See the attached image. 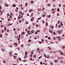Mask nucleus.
<instances>
[{
    "instance_id": "2eb2a0df",
    "label": "nucleus",
    "mask_w": 65,
    "mask_h": 65,
    "mask_svg": "<svg viewBox=\"0 0 65 65\" xmlns=\"http://www.w3.org/2000/svg\"><path fill=\"white\" fill-rule=\"evenodd\" d=\"M6 27H5L4 28V31H6Z\"/></svg>"
},
{
    "instance_id": "f257e3e1",
    "label": "nucleus",
    "mask_w": 65,
    "mask_h": 65,
    "mask_svg": "<svg viewBox=\"0 0 65 65\" xmlns=\"http://www.w3.org/2000/svg\"><path fill=\"white\" fill-rule=\"evenodd\" d=\"M34 33V30H33L30 31V34L32 35V34H33Z\"/></svg>"
},
{
    "instance_id": "4d7b16f0",
    "label": "nucleus",
    "mask_w": 65,
    "mask_h": 65,
    "mask_svg": "<svg viewBox=\"0 0 65 65\" xmlns=\"http://www.w3.org/2000/svg\"><path fill=\"white\" fill-rule=\"evenodd\" d=\"M60 24L61 25V26H63V24L60 23Z\"/></svg>"
},
{
    "instance_id": "58836bf2",
    "label": "nucleus",
    "mask_w": 65,
    "mask_h": 65,
    "mask_svg": "<svg viewBox=\"0 0 65 65\" xmlns=\"http://www.w3.org/2000/svg\"><path fill=\"white\" fill-rule=\"evenodd\" d=\"M15 46H18V44H17V43H15Z\"/></svg>"
},
{
    "instance_id": "69168bd1",
    "label": "nucleus",
    "mask_w": 65,
    "mask_h": 65,
    "mask_svg": "<svg viewBox=\"0 0 65 65\" xmlns=\"http://www.w3.org/2000/svg\"><path fill=\"white\" fill-rule=\"evenodd\" d=\"M52 13H53V14H54V13L55 12L54 11H52Z\"/></svg>"
},
{
    "instance_id": "13d9d810",
    "label": "nucleus",
    "mask_w": 65,
    "mask_h": 65,
    "mask_svg": "<svg viewBox=\"0 0 65 65\" xmlns=\"http://www.w3.org/2000/svg\"><path fill=\"white\" fill-rule=\"evenodd\" d=\"M44 22H45L44 21H42L43 23L44 24Z\"/></svg>"
},
{
    "instance_id": "1a4fd4ad",
    "label": "nucleus",
    "mask_w": 65,
    "mask_h": 65,
    "mask_svg": "<svg viewBox=\"0 0 65 65\" xmlns=\"http://www.w3.org/2000/svg\"><path fill=\"white\" fill-rule=\"evenodd\" d=\"M46 26H48V23H47V22H46Z\"/></svg>"
},
{
    "instance_id": "c9c22d12",
    "label": "nucleus",
    "mask_w": 65,
    "mask_h": 65,
    "mask_svg": "<svg viewBox=\"0 0 65 65\" xmlns=\"http://www.w3.org/2000/svg\"><path fill=\"white\" fill-rule=\"evenodd\" d=\"M19 38H20V37H21V35L20 34H19Z\"/></svg>"
},
{
    "instance_id": "a18cd8bd",
    "label": "nucleus",
    "mask_w": 65,
    "mask_h": 65,
    "mask_svg": "<svg viewBox=\"0 0 65 65\" xmlns=\"http://www.w3.org/2000/svg\"><path fill=\"white\" fill-rule=\"evenodd\" d=\"M48 39H49L50 40L51 39V38L50 37H48Z\"/></svg>"
},
{
    "instance_id": "2f4dec72",
    "label": "nucleus",
    "mask_w": 65,
    "mask_h": 65,
    "mask_svg": "<svg viewBox=\"0 0 65 65\" xmlns=\"http://www.w3.org/2000/svg\"><path fill=\"white\" fill-rule=\"evenodd\" d=\"M37 32H40V30H37Z\"/></svg>"
},
{
    "instance_id": "473e14b6",
    "label": "nucleus",
    "mask_w": 65,
    "mask_h": 65,
    "mask_svg": "<svg viewBox=\"0 0 65 65\" xmlns=\"http://www.w3.org/2000/svg\"><path fill=\"white\" fill-rule=\"evenodd\" d=\"M45 9V8L43 7V9L42 10V11H43V10H44Z\"/></svg>"
},
{
    "instance_id": "f704fd0d",
    "label": "nucleus",
    "mask_w": 65,
    "mask_h": 65,
    "mask_svg": "<svg viewBox=\"0 0 65 65\" xmlns=\"http://www.w3.org/2000/svg\"><path fill=\"white\" fill-rule=\"evenodd\" d=\"M10 14L11 15H13V13H10Z\"/></svg>"
},
{
    "instance_id": "ddd939ff",
    "label": "nucleus",
    "mask_w": 65,
    "mask_h": 65,
    "mask_svg": "<svg viewBox=\"0 0 65 65\" xmlns=\"http://www.w3.org/2000/svg\"><path fill=\"white\" fill-rule=\"evenodd\" d=\"M53 35H54V34H56V32L55 31H54L53 33Z\"/></svg>"
},
{
    "instance_id": "393cba45",
    "label": "nucleus",
    "mask_w": 65,
    "mask_h": 65,
    "mask_svg": "<svg viewBox=\"0 0 65 65\" xmlns=\"http://www.w3.org/2000/svg\"><path fill=\"white\" fill-rule=\"evenodd\" d=\"M35 34H38V32H37V31L35 33Z\"/></svg>"
},
{
    "instance_id": "603ef678",
    "label": "nucleus",
    "mask_w": 65,
    "mask_h": 65,
    "mask_svg": "<svg viewBox=\"0 0 65 65\" xmlns=\"http://www.w3.org/2000/svg\"><path fill=\"white\" fill-rule=\"evenodd\" d=\"M5 35L6 36H7V35H8V34L7 33H5Z\"/></svg>"
},
{
    "instance_id": "3c124183",
    "label": "nucleus",
    "mask_w": 65,
    "mask_h": 65,
    "mask_svg": "<svg viewBox=\"0 0 65 65\" xmlns=\"http://www.w3.org/2000/svg\"><path fill=\"white\" fill-rule=\"evenodd\" d=\"M26 24H28L29 22H28V21H26Z\"/></svg>"
},
{
    "instance_id": "e433bc0d",
    "label": "nucleus",
    "mask_w": 65,
    "mask_h": 65,
    "mask_svg": "<svg viewBox=\"0 0 65 65\" xmlns=\"http://www.w3.org/2000/svg\"><path fill=\"white\" fill-rule=\"evenodd\" d=\"M28 5V3H25V6H27Z\"/></svg>"
},
{
    "instance_id": "ea45409f",
    "label": "nucleus",
    "mask_w": 65,
    "mask_h": 65,
    "mask_svg": "<svg viewBox=\"0 0 65 65\" xmlns=\"http://www.w3.org/2000/svg\"><path fill=\"white\" fill-rule=\"evenodd\" d=\"M51 18V15H49L48 16V18Z\"/></svg>"
},
{
    "instance_id": "6ab92c4d",
    "label": "nucleus",
    "mask_w": 65,
    "mask_h": 65,
    "mask_svg": "<svg viewBox=\"0 0 65 65\" xmlns=\"http://www.w3.org/2000/svg\"><path fill=\"white\" fill-rule=\"evenodd\" d=\"M44 56H45V58H46V54H44Z\"/></svg>"
},
{
    "instance_id": "79ce46f5",
    "label": "nucleus",
    "mask_w": 65,
    "mask_h": 65,
    "mask_svg": "<svg viewBox=\"0 0 65 65\" xmlns=\"http://www.w3.org/2000/svg\"><path fill=\"white\" fill-rule=\"evenodd\" d=\"M45 15H42V17H45Z\"/></svg>"
},
{
    "instance_id": "052dcab7",
    "label": "nucleus",
    "mask_w": 65,
    "mask_h": 65,
    "mask_svg": "<svg viewBox=\"0 0 65 65\" xmlns=\"http://www.w3.org/2000/svg\"><path fill=\"white\" fill-rule=\"evenodd\" d=\"M53 39H54V40H56V38L55 37H53Z\"/></svg>"
},
{
    "instance_id": "bb28decb",
    "label": "nucleus",
    "mask_w": 65,
    "mask_h": 65,
    "mask_svg": "<svg viewBox=\"0 0 65 65\" xmlns=\"http://www.w3.org/2000/svg\"><path fill=\"white\" fill-rule=\"evenodd\" d=\"M1 50L2 51H3V52H5V50H4V49H2Z\"/></svg>"
},
{
    "instance_id": "680f3d73",
    "label": "nucleus",
    "mask_w": 65,
    "mask_h": 65,
    "mask_svg": "<svg viewBox=\"0 0 65 65\" xmlns=\"http://www.w3.org/2000/svg\"><path fill=\"white\" fill-rule=\"evenodd\" d=\"M3 62L4 63H5V61L4 60H3Z\"/></svg>"
},
{
    "instance_id": "6e6552de",
    "label": "nucleus",
    "mask_w": 65,
    "mask_h": 65,
    "mask_svg": "<svg viewBox=\"0 0 65 65\" xmlns=\"http://www.w3.org/2000/svg\"><path fill=\"white\" fill-rule=\"evenodd\" d=\"M56 38H57V39H59V38H61V37L60 36H59V37H56Z\"/></svg>"
},
{
    "instance_id": "6e6d98bb",
    "label": "nucleus",
    "mask_w": 65,
    "mask_h": 65,
    "mask_svg": "<svg viewBox=\"0 0 65 65\" xmlns=\"http://www.w3.org/2000/svg\"><path fill=\"white\" fill-rule=\"evenodd\" d=\"M21 46L22 47H23V46H24V45H23V44H22L21 45Z\"/></svg>"
},
{
    "instance_id": "0eeeda50",
    "label": "nucleus",
    "mask_w": 65,
    "mask_h": 65,
    "mask_svg": "<svg viewBox=\"0 0 65 65\" xmlns=\"http://www.w3.org/2000/svg\"><path fill=\"white\" fill-rule=\"evenodd\" d=\"M5 6H6V7H8L9 6V5L8 4H7L6 5H5Z\"/></svg>"
},
{
    "instance_id": "37998d69",
    "label": "nucleus",
    "mask_w": 65,
    "mask_h": 65,
    "mask_svg": "<svg viewBox=\"0 0 65 65\" xmlns=\"http://www.w3.org/2000/svg\"><path fill=\"white\" fill-rule=\"evenodd\" d=\"M41 40H42V42H43V40H44L43 39H41Z\"/></svg>"
},
{
    "instance_id": "0e129e2a",
    "label": "nucleus",
    "mask_w": 65,
    "mask_h": 65,
    "mask_svg": "<svg viewBox=\"0 0 65 65\" xmlns=\"http://www.w3.org/2000/svg\"><path fill=\"white\" fill-rule=\"evenodd\" d=\"M10 19H8V21H10Z\"/></svg>"
},
{
    "instance_id": "c85d7f7f",
    "label": "nucleus",
    "mask_w": 65,
    "mask_h": 65,
    "mask_svg": "<svg viewBox=\"0 0 65 65\" xmlns=\"http://www.w3.org/2000/svg\"><path fill=\"white\" fill-rule=\"evenodd\" d=\"M19 13H21V14H23V13L22 12H19Z\"/></svg>"
},
{
    "instance_id": "4468645a",
    "label": "nucleus",
    "mask_w": 65,
    "mask_h": 65,
    "mask_svg": "<svg viewBox=\"0 0 65 65\" xmlns=\"http://www.w3.org/2000/svg\"><path fill=\"white\" fill-rule=\"evenodd\" d=\"M41 17H40L39 18H38L37 19V20H40L41 19Z\"/></svg>"
},
{
    "instance_id": "7c9ffc66",
    "label": "nucleus",
    "mask_w": 65,
    "mask_h": 65,
    "mask_svg": "<svg viewBox=\"0 0 65 65\" xmlns=\"http://www.w3.org/2000/svg\"><path fill=\"white\" fill-rule=\"evenodd\" d=\"M58 27L59 28H61V26L60 25H59L58 26Z\"/></svg>"
},
{
    "instance_id": "39448f33",
    "label": "nucleus",
    "mask_w": 65,
    "mask_h": 65,
    "mask_svg": "<svg viewBox=\"0 0 65 65\" xmlns=\"http://www.w3.org/2000/svg\"><path fill=\"white\" fill-rule=\"evenodd\" d=\"M30 31H29V30H28L27 31V33L29 35H30Z\"/></svg>"
},
{
    "instance_id": "a211bd4d",
    "label": "nucleus",
    "mask_w": 65,
    "mask_h": 65,
    "mask_svg": "<svg viewBox=\"0 0 65 65\" xmlns=\"http://www.w3.org/2000/svg\"><path fill=\"white\" fill-rule=\"evenodd\" d=\"M34 1H30V3H34Z\"/></svg>"
},
{
    "instance_id": "4be33fe9",
    "label": "nucleus",
    "mask_w": 65,
    "mask_h": 65,
    "mask_svg": "<svg viewBox=\"0 0 65 65\" xmlns=\"http://www.w3.org/2000/svg\"><path fill=\"white\" fill-rule=\"evenodd\" d=\"M41 56H42V55L40 57H39L38 59H41V58H42V57H41Z\"/></svg>"
},
{
    "instance_id": "72a5a7b5",
    "label": "nucleus",
    "mask_w": 65,
    "mask_h": 65,
    "mask_svg": "<svg viewBox=\"0 0 65 65\" xmlns=\"http://www.w3.org/2000/svg\"><path fill=\"white\" fill-rule=\"evenodd\" d=\"M19 59L20 61H22V60H21V58H19Z\"/></svg>"
},
{
    "instance_id": "5fc2aeb1",
    "label": "nucleus",
    "mask_w": 65,
    "mask_h": 65,
    "mask_svg": "<svg viewBox=\"0 0 65 65\" xmlns=\"http://www.w3.org/2000/svg\"><path fill=\"white\" fill-rule=\"evenodd\" d=\"M32 20H34V17H32Z\"/></svg>"
},
{
    "instance_id": "c756f323",
    "label": "nucleus",
    "mask_w": 65,
    "mask_h": 65,
    "mask_svg": "<svg viewBox=\"0 0 65 65\" xmlns=\"http://www.w3.org/2000/svg\"><path fill=\"white\" fill-rule=\"evenodd\" d=\"M28 42H31V40H28Z\"/></svg>"
},
{
    "instance_id": "a19ab883",
    "label": "nucleus",
    "mask_w": 65,
    "mask_h": 65,
    "mask_svg": "<svg viewBox=\"0 0 65 65\" xmlns=\"http://www.w3.org/2000/svg\"><path fill=\"white\" fill-rule=\"evenodd\" d=\"M36 26L37 27H38V25L37 24H36Z\"/></svg>"
},
{
    "instance_id": "412c9836",
    "label": "nucleus",
    "mask_w": 65,
    "mask_h": 65,
    "mask_svg": "<svg viewBox=\"0 0 65 65\" xmlns=\"http://www.w3.org/2000/svg\"><path fill=\"white\" fill-rule=\"evenodd\" d=\"M25 34V32H23L21 34L22 35H23V34Z\"/></svg>"
},
{
    "instance_id": "20e7f679",
    "label": "nucleus",
    "mask_w": 65,
    "mask_h": 65,
    "mask_svg": "<svg viewBox=\"0 0 65 65\" xmlns=\"http://www.w3.org/2000/svg\"><path fill=\"white\" fill-rule=\"evenodd\" d=\"M57 32H58V33L59 34H61V32H62V31H58V30H57Z\"/></svg>"
},
{
    "instance_id": "bf43d9fd",
    "label": "nucleus",
    "mask_w": 65,
    "mask_h": 65,
    "mask_svg": "<svg viewBox=\"0 0 65 65\" xmlns=\"http://www.w3.org/2000/svg\"><path fill=\"white\" fill-rule=\"evenodd\" d=\"M16 30V29H15V28H14L13 30V31H15Z\"/></svg>"
},
{
    "instance_id": "a878e982",
    "label": "nucleus",
    "mask_w": 65,
    "mask_h": 65,
    "mask_svg": "<svg viewBox=\"0 0 65 65\" xmlns=\"http://www.w3.org/2000/svg\"><path fill=\"white\" fill-rule=\"evenodd\" d=\"M33 13H31V16L30 17H32V16H33Z\"/></svg>"
},
{
    "instance_id": "c03bdc74",
    "label": "nucleus",
    "mask_w": 65,
    "mask_h": 65,
    "mask_svg": "<svg viewBox=\"0 0 65 65\" xmlns=\"http://www.w3.org/2000/svg\"><path fill=\"white\" fill-rule=\"evenodd\" d=\"M60 23V21L59 20L58 21L57 24H59Z\"/></svg>"
},
{
    "instance_id": "9b49d317",
    "label": "nucleus",
    "mask_w": 65,
    "mask_h": 65,
    "mask_svg": "<svg viewBox=\"0 0 65 65\" xmlns=\"http://www.w3.org/2000/svg\"><path fill=\"white\" fill-rule=\"evenodd\" d=\"M48 48H49V49L50 50H52V48L50 47H48Z\"/></svg>"
},
{
    "instance_id": "423d86ee",
    "label": "nucleus",
    "mask_w": 65,
    "mask_h": 65,
    "mask_svg": "<svg viewBox=\"0 0 65 65\" xmlns=\"http://www.w3.org/2000/svg\"><path fill=\"white\" fill-rule=\"evenodd\" d=\"M16 6V5L15 4H13L12 5L13 7H15Z\"/></svg>"
},
{
    "instance_id": "4c0bfd02",
    "label": "nucleus",
    "mask_w": 65,
    "mask_h": 65,
    "mask_svg": "<svg viewBox=\"0 0 65 65\" xmlns=\"http://www.w3.org/2000/svg\"><path fill=\"white\" fill-rule=\"evenodd\" d=\"M65 48V46H64L62 47V48Z\"/></svg>"
},
{
    "instance_id": "49530a36",
    "label": "nucleus",
    "mask_w": 65,
    "mask_h": 65,
    "mask_svg": "<svg viewBox=\"0 0 65 65\" xmlns=\"http://www.w3.org/2000/svg\"><path fill=\"white\" fill-rule=\"evenodd\" d=\"M7 32H9V29H8L7 30Z\"/></svg>"
},
{
    "instance_id": "338daca9",
    "label": "nucleus",
    "mask_w": 65,
    "mask_h": 65,
    "mask_svg": "<svg viewBox=\"0 0 65 65\" xmlns=\"http://www.w3.org/2000/svg\"><path fill=\"white\" fill-rule=\"evenodd\" d=\"M31 54H33V52H31Z\"/></svg>"
},
{
    "instance_id": "aec40b11",
    "label": "nucleus",
    "mask_w": 65,
    "mask_h": 65,
    "mask_svg": "<svg viewBox=\"0 0 65 65\" xmlns=\"http://www.w3.org/2000/svg\"><path fill=\"white\" fill-rule=\"evenodd\" d=\"M54 62H57V63H58V61H57V60H54Z\"/></svg>"
},
{
    "instance_id": "dca6fc26",
    "label": "nucleus",
    "mask_w": 65,
    "mask_h": 65,
    "mask_svg": "<svg viewBox=\"0 0 65 65\" xmlns=\"http://www.w3.org/2000/svg\"><path fill=\"white\" fill-rule=\"evenodd\" d=\"M32 9H30L29 10V12H32Z\"/></svg>"
},
{
    "instance_id": "774afa93",
    "label": "nucleus",
    "mask_w": 65,
    "mask_h": 65,
    "mask_svg": "<svg viewBox=\"0 0 65 65\" xmlns=\"http://www.w3.org/2000/svg\"><path fill=\"white\" fill-rule=\"evenodd\" d=\"M60 63H63V61H60Z\"/></svg>"
},
{
    "instance_id": "e2e57ef3",
    "label": "nucleus",
    "mask_w": 65,
    "mask_h": 65,
    "mask_svg": "<svg viewBox=\"0 0 65 65\" xmlns=\"http://www.w3.org/2000/svg\"><path fill=\"white\" fill-rule=\"evenodd\" d=\"M19 22L20 23H21L22 22V20H20L19 21Z\"/></svg>"
},
{
    "instance_id": "5701e85b",
    "label": "nucleus",
    "mask_w": 65,
    "mask_h": 65,
    "mask_svg": "<svg viewBox=\"0 0 65 65\" xmlns=\"http://www.w3.org/2000/svg\"><path fill=\"white\" fill-rule=\"evenodd\" d=\"M38 10L39 11H40L41 10V9H38Z\"/></svg>"
},
{
    "instance_id": "09e8293b",
    "label": "nucleus",
    "mask_w": 65,
    "mask_h": 65,
    "mask_svg": "<svg viewBox=\"0 0 65 65\" xmlns=\"http://www.w3.org/2000/svg\"><path fill=\"white\" fill-rule=\"evenodd\" d=\"M57 11H60V9H59V8H58Z\"/></svg>"
},
{
    "instance_id": "864d4df0",
    "label": "nucleus",
    "mask_w": 65,
    "mask_h": 65,
    "mask_svg": "<svg viewBox=\"0 0 65 65\" xmlns=\"http://www.w3.org/2000/svg\"><path fill=\"white\" fill-rule=\"evenodd\" d=\"M2 33H4V30H2Z\"/></svg>"
},
{
    "instance_id": "f3484780",
    "label": "nucleus",
    "mask_w": 65,
    "mask_h": 65,
    "mask_svg": "<svg viewBox=\"0 0 65 65\" xmlns=\"http://www.w3.org/2000/svg\"><path fill=\"white\" fill-rule=\"evenodd\" d=\"M21 19V17H20V16H19L18 17V20H20Z\"/></svg>"
},
{
    "instance_id": "8fccbe9b",
    "label": "nucleus",
    "mask_w": 65,
    "mask_h": 65,
    "mask_svg": "<svg viewBox=\"0 0 65 65\" xmlns=\"http://www.w3.org/2000/svg\"><path fill=\"white\" fill-rule=\"evenodd\" d=\"M58 58L59 60H61V58L58 57Z\"/></svg>"
},
{
    "instance_id": "de8ad7c7",
    "label": "nucleus",
    "mask_w": 65,
    "mask_h": 65,
    "mask_svg": "<svg viewBox=\"0 0 65 65\" xmlns=\"http://www.w3.org/2000/svg\"><path fill=\"white\" fill-rule=\"evenodd\" d=\"M63 59V57H60V59Z\"/></svg>"
},
{
    "instance_id": "f8f14e48",
    "label": "nucleus",
    "mask_w": 65,
    "mask_h": 65,
    "mask_svg": "<svg viewBox=\"0 0 65 65\" xmlns=\"http://www.w3.org/2000/svg\"><path fill=\"white\" fill-rule=\"evenodd\" d=\"M49 32H50V33H53V31H51V30H49Z\"/></svg>"
},
{
    "instance_id": "cd10ccee",
    "label": "nucleus",
    "mask_w": 65,
    "mask_h": 65,
    "mask_svg": "<svg viewBox=\"0 0 65 65\" xmlns=\"http://www.w3.org/2000/svg\"><path fill=\"white\" fill-rule=\"evenodd\" d=\"M50 63L51 65H53V63H52V62H50Z\"/></svg>"
},
{
    "instance_id": "b1692460",
    "label": "nucleus",
    "mask_w": 65,
    "mask_h": 65,
    "mask_svg": "<svg viewBox=\"0 0 65 65\" xmlns=\"http://www.w3.org/2000/svg\"><path fill=\"white\" fill-rule=\"evenodd\" d=\"M47 6H51V4H49L47 5Z\"/></svg>"
},
{
    "instance_id": "7ed1b4c3",
    "label": "nucleus",
    "mask_w": 65,
    "mask_h": 65,
    "mask_svg": "<svg viewBox=\"0 0 65 65\" xmlns=\"http://www.w3.org/2000/svg\"><path fill=\"white\" fill-rule=\"evenodd\" d=\"M12 53V51H11L10 52H9V54H10V56H11V54Z\"/></svg>"
},
{
    "instance_id": "f03ea898",
    "label": "nucleus",
    "mask_w": 65,
    "mask_h": 65,
    "mask_svg": "<svg viewBox=\"0 0 65 65\" xmlns=\"http://www.w3.org/2000/svg\"><path fill=\"white\" fill-rule=\"evenodd\" d=\"M59 53H60L61 54V55H63V53H62V51H59Z\"/></svg>"
},
{
    "instance_id": "9d476101",
    "label": "nucleus",
    "mask_w": 65,
    "mask_h": 65,
    "mask_svg": "<svg viewBox=\"0 0 65 65\" xmlns=\"http://www.w3.org/2000/svg\"><path fill=\"white\" fill-rule=\"evenodd\" d=\"M25 55H27V54H28V52L26 51L25 52Z\"/></svg>"
}]
</instances>
